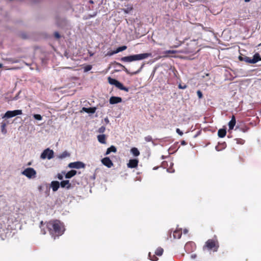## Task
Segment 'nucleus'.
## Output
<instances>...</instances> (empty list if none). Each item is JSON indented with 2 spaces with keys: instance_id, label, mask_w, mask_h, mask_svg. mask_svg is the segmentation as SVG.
<instances>
[{
  "instance_id": "obj_1",
  "label": "nucleus",
  "mask_w": 261,
  "mask_h": 261,
  "mask_svg": "<svg viewBox=\"0 0 261 261\" xmlns=\"http://www.w3.org/2000/svg\"><path fill=\"white\" fill-rule=\"evenodd\" d=\"M44 224L46 225V227L50 234L54 238L61 236L64 232V225L63 223L58 220H51L45 223L43 221L40 222V227L41 229V232L42 234H45L46 231L42 228Z\"/></svg>"
},
{
  "instance_id": "obj_2",
  "label": "nucleus",
  "mask_w": 261,
  "mask_h": 261,
  "mask_svg": "<svg viewBox=\"0 0 261 261\" xmlns=\"http://www.w3.org/2000/svg\"><path fill=\"white\" fill-rule=\"evenodd\" d=\"M151 53H143L124 57L121 58V61L125 62H130L134 61L141 60L151 57Z\"/></svg>"
},
{
  "instance_id": "obj_3",
  "label": "nucleus",
  "mask_w": 261,
  "mask_h": 261,
  "mask_svg": "<svg viewBox=\"0 0 261 261\" xmlns=\"http://www.w3.org/2000/svg\"><path fill=\"white\" fill-rule=\"evenodd\" d=\"M219 243L216 236L212 239H208L203 247V250H213L214 252L218 251Z\"/></svg>"
},
{
  "instance_id": "obj_4",
  "label": "nucleus",
  "mask_w": 261,
  "mask_h": 261,
  "mask_svg": "<svg viewBox=\"0 0 261 261\" xmlns=\"http://www.w3.org/2000/svg\"><path fill=\"white\" fill-rule=\"evenodd\" d=\"M108 82L110 84L115 86L117 88L121 90H124L126 92H128L129 88L126 87H124L122 84L119 82L116 79H113L111 77H109L108 78Z\"/></svg>"
},
{
  "instance_id": "obj_5",
  "label": "nucleus",
  "mask_w": 261,
  "mask_h": 261,
  "mask_svg": "<svg viewBox=\"0 0 261 261\" xmlns=\"http://www.w3.org/2000/svg\"><path fill=\"white\" fill-rule=\"evenodd\" d=\"M54 151L49 148L45 149L41 153L40 155V158L45 160L47 159L48 160H50L54 158Z\"/></svg>"
},
{
  "instance_id": "obj_6",
  "label": "nucleus",
  "mask_w": 261,
  "mask_h": 261,
  "mask_svg": "<svg viewBox=\"0 0 261 261\" xmlns=\"http://www.w3.org/2000/svg\"><path fill=\"white\" fill-rule=\"evenodd\" d=\"M163 252L164 250L162 248L158 247L155 251V254L152 255L151 253L149 252L148 254V257L151 260L156 261L158 260V258L156 256V255L160 256L163 254Z\"/></svg>"
},
{
  "instance_id": "obj_7",
  "label": "nucleus",
  "mask_w": 261,
  "mask_h": 261,
  "mask_svg": "<svg viewBox=\"0 0 261 261\" xmlns=\"http://www.w3.org/2000/svg\"><path fill=\"white\" fill-rule=\"evenodd\" d=\"M22 174L26 176L29 178L35 177L36 174V171L32 168H28L25 169L22 172Z\"/></svg>"
},
{
  "instance_id": "obj_8",
  "label": "nucleus",
  "mask_w": 261,
  "mask_h": 261,
  "mask_svg": "<svg viewBox=\"0 0 261 261\" xmlns=\"http://www.w3.org/2000/svg\"><path fill=\"white\" fill-rule=\"evenodd\" d=\"M22 114V110H16L14 111H8L5 114L4 117L7 118H11L15 116L21 115Z\"/></svg>"
},
{
  "instance_id": "obj_9",
  "label": "nucleus",
  "mask_w": 261,
  "mask_h": 261,
  "mask_svg": "<svg viewBox=\"0 0 261 261\" xmlns=\"http://www.w3.org/2000/svg\"><path fill=\"white\" fill-rule=\"evenodd\" d=\"M68 167L71 168L81 169L85 167V164L81 162H75L70 163L68 165Z\"/></svg>"
},
{
  "instance_id": "obj_10",
  "label": "nucleus",
  "mask_w": 261,
  "mask_h": 261,
  "mask_svg": "<svg viewBox=\"0 0 261 261\" xmlns=\"http://www.w3.org/2000/svg\"><path fill=\"white\" fill-rule=\"evenodd\" d=\"M195 248V244L193 242H189L187 243L185 246V250L188 253L194 251Z\"/></svg>"
},
{
  "instance_id": "obj_11",
  "label": "nucleus",
  "mask_w": 261,
  "mask_h": 261,
  "mask_svg": "<svg viewBox=\"0 0 261 261\" xmlns=\"http://www.w3.org/2000/svg\"><path fill=\"white\" fill-rule=\"evenodd\" d=\"M101 163L103 165L108 168H111L113 166L112 161L109 157H105L101 160Z\"/></svg>"
},
{
  "instance_id": "obj_12",
  "label": "nucleus",
  "mask_w": 261,
  "mask_h": 261,
  "mask_svg": "<svg viewBox=\"0 0 261 261\" xmlns=\"http://www.w3.org/2000/svg\"><path fill=\"white\" fill-rule=\"evenodd\" d=\"M116 65L122 68V69L127 73V74H130V75H134V74H136L137 73H138L139 72H140V71H141V68H142L143 66L142 65L141 66V67L140 68V69H139L138 70L136 71H135V72H129V71L128 70V69L124 66L122 64L119 63H116Z\"/></svg>"
},
{
  "instance_id": "obj_13",
  "label": "nucleus",
  "mask_w": 261,
  "mask_h": 261,
  "mask_svg": "<svg viewBox=\"0 0 261 261\" xmlns=\"http://www.w3.org/2000/svg\"><path fill=\"white\" fill-rule=\"evenodd\" d=\"M138 163L139 161L138 159H130L127 163V166L130 168H136L138 165Z\"/></svg>"
},
{
  "instance_id": "obj_14",
  "label": "nucleus",
  "mask_w": 261,
  "mask_h": 261,
  "mask_svg": "<svg viewBox=\"0 0 261 261\" xmlns=\"http://www.w3.org/2000/svg\"><path fill=\"white\" fill-rule=\"evenodd\" d=\"M110 104H116L122 101V98L120 97L112 96L109 100Z\"/></svg>"
},
{
  "instance_id": "obj_15",
  "label": "nucleus",
  "mask_w": 261,
  "mask_h": 261,
  "mask_svg": "<svg viewBox=\"0 0 261 261\" xmlns=\"http://www.w3.org/2000/svg\"><path fill=\"white\" fill-rule=\"evenodd\" d=\"M259 61H261V57L258 53H256L254 55L252 59H250V63L254 64Z\"/></svg>"
},
{
  "instance_id": "obj_16",
  "label": "nucleus",
  "mask_w": 261,
  "mask_h": 261,
  "mask_svg": "<svg viewBox=\"0 0 261 261\" xmlns=\"http://www.w3.org/2000/svg\"><path fill=\"white\" fill-rule=\"evenodd\" d=\"M127 48V46L125 45H123L120 47H118L115 50H114L111 53H108V55L109 56H112L114 54H117L120 51H123L125 50Z\"/></svg>"
},
{
  "instance_id": "obj_17",
  "label": "nucleus",
  "mask_w": 261,
  "mask_h": 261,
  "mask_svg": "<svg viewBox=\"0 0 261 261\" xmlns=\"http://www.w3.org/2000/svg\"><path fill=\"white\" fill-rule=\"evenodd\" d=\"M60 186L62 188H65L67 189H70L72 187L71 184L68 180L62 181L60 183Z\"/></svg>"
},
{
  "instance_id": "obj_18",
  "label": "nucleus",
  "mask_w": 261,
  "mask_h": 261,
  "mask_svg": "<svg viewBox=\"0 0 261 261\" xmlns=\"http://www.w3.org/2000/svg\"><path fill=\"white\" fill-rule=\"evenodd\" d=\"M182 234L181 229H176L173 232V237L175 239L180 238Z\"/></svg>"
},
{
  "instance_id": "obj_19",
  "label": "nucleus",
  "mask_w": 261,
  "mask_h": 261,
  "mask_svg": "<svg viewBox=\"0 0 261 261\" xmlns=\"http://www.w3.org/2000/svg\"><path fill=\"white\" fill-rule=\"evenodd\" d=\"M60 184L58 181H53L51 182V187L53 191H56L59 188Z\"/></svg>"
},
{
  "instance_id": "obj_20",
  "label": "nucleus",
  "mask_w": 261,
  "mask_h": 261,
  "mask_svg": "<svg viewBox=\"0 0 261 261\" xmlns=\"http://www.w3.org/2000/svg\"><path fill=\"white\" fill-rule=\"evenodd\" d=\"M83 111L87 113L93 114L95 112L96 110V108L95 107H90V108H85L84 107L82 109Z\"/></svg>"
},
{
  "instance_id": "obj_21",
  "label": "nucleus",
  "mask_w": 261,
  "mask_h": 261,
  "mask_svg": "<svg viewBox=\"0 0 261 261\" xmlns=\"http://www.w3.org/2000/svg\"><path fill=\"white\" fill-rule=\"evenodd\" d=\"M236 120L234 115H232L231 120L228 123V126L229 129H232L236 124Z\"/></svg>"
},
{
  "instance_id": "obj_22",
  "label": "nucleus",
  "mask_w": 261,
  "mask_h": 261,
  "mask_svg": "<svg viewBox=\"0 0 261 261\" xmlns=\"http://www.w3.org/2000/svg\"><path fill=\"white\" fill-rule=\"evenodd\" d=\"M77 172L76 170H72L69 171H68L66 174H65V178H70L74 176L75 175H76Z\"/></svg>"
},
{
  "instance_id": "obj_23",
  "label": "nucleus",
  "mask_w": 261,
  "mask_h": 261,
  "mask_svg": "<svg viewBox=\"0 0 261 261\" xmlns=\"http://www.w3.org/2000/svg\"><path fill=\"white\" fill-rule=\"evenodd\" d=\"M117 148L115 146L112 145L111 147L108 148L107 150V151L105 153V155H107L109 154L111 152H116Z\"/></svg>"
},
{
  "instance_id": "obj_24",
  "label": "nucleus",
  "mask_w": 261,
  "mask_h": 261,
  "mask_svg": "<svg viewBox=\"0 0 261 261\" xmlns=\"http://www.w3.org/2000/svg\"><path fill=\"white\" fill-rule=\"evenodd\" d=\"M98 141L102 144L106 143V137L105 135H99L97 136Z\"/></svg>"
},
{
  "instance_id": "obj_25",
  "label": "nucleus",
  "mask_w": 261,
  "mask_h": 261,
  "mask_svg": "<svg viewBox=\"0 0 261 261\" xmlns=\"http://www.w3.org/2000/svg\"><path fill=\"white\" fill-rule=\"evenodd\" d=\"M226 134V130L225 129H220L218 132V135L220 138H223Z\"/></svg>"
},
{
  "instance_id": "obj_26",
  "label": "nucleus",
  "mask_w": 261,
  "mask_h": 261,
  "mask_svg": "<svg viewBox=\"0 0 261 261\" xmlns=\"http://www.w3.org/2000/svg\"><path fill=\"white\" fill-rule=\"evenodd\" d=\"M130 152L135 156H138L140 155V151L136 147H133L130 149Z\"/></svg>"
},
{
  "instance_id": "obj_27",
  "label": "nucleus",
  "mask_w": 261,
  "mask_h": 261,
  "mask_svg": "<svg viewBox=\"0 0 261 261\" xmlns=\"http://www.w3.org/2000/svg\"><path fill=\"white\" fill-rule=\"evenodd\" d=\"M6 126H7V124L5 122H2L1 124V132L2 133H3L4 134H6V133H7V130L6 128Z\"/></svg>"
},
{
  "instance_id": "obj_28",
  "label": "nucleus",
  "mask_w": 261,
  "mask_h": 261,
  "mask_svg": "<svg viewBox=\"0 0 261 261\" xmlns=\"http://www.w3.org/2000/svg\"><path fill=\"white\" fill-rule=\"evenodd\" d=\"M250 58L247 57V56L242 57V56H240L239 57V59L240 61H244L245 62L248 63H250Z\"/></svg>"
},
{
  "instance_id": "obj_29",
  "label": "nucleus",
  "mask_w": 261,
  "mask_h": 261,
  "mask_svg": "<svg viewBox=\"0 0 261 261\" xmlns=\"http://www.w3.org/2000/svg\"><path fill=\"white\" fill-rule=\"evenodd\" d=\"M5 60L9 62H11V63H16L19 62L18 60L13 58H6Z\"/></svg>"
},
{
  "instance_id": "obj_30",
  "label": "nucleus",
  "mask_w": 261,
  "mask_h": 261,
  "mask_svg": "<svg viewBox=\"0 0 261 261\" xmlns=\"http://www.w3.org/2000/svg\"><path fill=\"white\" fill-rule=\"evenodd\" d=\"M70 155V154L67 152L66 151H64L61 155H60V158H64L66 156H69Z\"/></svg>"
},
{
  "instance_id": "obj_31",
  "label": "nucleus",
  "mask_w": 261,
  "mask_h": 261,
  "mask_svg": "<svg viewBox=\"0 0 261 261\" xmlns=\"http://www.w3.org/2000/svg\"><path fill=\"white\" fill-rule=\"evenodd\" d=\"M236 140L237 143L239 144L242 145L245 143V140L242 139H241V138H237L236 139Z\"/></svg>"
},
{
  "instance_id": "obj_32",
  "label": "nucleus",
  "mask_w": 261,
  "mask_h": 261,
  "mask_svg": "<svg viewBox=\"0 0 261 261\" xmlns=\"http://www.w3.org/2000/svg\"><path fill=\"white\" fill-rule=\"evenodd\" d=\"M33 117L37 120H41L42 117L40 114H34Z\"/></svg>"
},
{
  "instance_id": "obj_33",
  "label": "nucleus",
  "mask_w": 261,
  "mask_h": 261,
  "mask_svg": "<svg viewBox=\"0 0 261 261\" xmlns=\"http://www.w3.org/2000/svg\"><path fill=\"white\" fill-rule=\"evenodd\" d=\"M92 66L90 65H87L84 68V71L85 72H87V71H90L92 69Z\"/></svg>"
},
{
  "instance_id": "obj_34",
  "label": "nucleus",
  "mask_w": 261,
  "mask_h": 261,
  "mask_svg": "<svg viewBox=\"0 0 261 261\" xmlns=\"http://www.w3.org/2000/svg\"><path fill=\"white\" fill-rule=\"evenodd\" d=\"M146 142H151L152 141V138L151 136H147L144 138Z\"/></svg>"
},
{
  "instance_id": "obj_35",
  "label": "nucleus",
  "mask_w": 261,
  "mask_h": 261,
  "mask_svg": "<svg viewBox=\"0 0 261 261\" xmlns=\"http://www.w3.org/2000/svg\"><path fill=\"white\" fill-rule=\"evenodd\" d=\"M197 96L199 98H202V97H203V94H202V93L201 92V91L200 90H198L197 91Z\"/></svg>"
},
{
  "instance_id": "obj_36",
  "label": "nucleus",
  "mask_w": 261,
  "mask_h": 261,
  "mask_svg": "<svg viewBox=\"0 0 261 261\" xmlns=\"http://www.w3.org/2000/svg\"><path fill=\"white\" fill-rule=\"evenodd\" d=\"M132 9H133V8H132V7L130 8H127V9H123V11L125 13L127 14V13H129L131 10H132Z\"/></svg>"
},
{
  "instance_id": "obj_37",
  "label": "nucleus",
  "mask_w": 261,
  "mask_h": 261,
  "mask_svg": "<svg viewBox=\"0 0 261 261\" xmlns=\"http://www.w3.org/2000/svg\"><path fill=\"white\" fill-rule=\"evenodd\" d=\"M177 53V51L174 50H168L165 51V54H175Z\"/></svg>"
},
{
  "instance_id": "obj_38",
  "label": "nucleus",
  "mask_w": 261,
  "mask_h": 261,
  "mask_svg": "<svg viewBox=\"0 0 261 261\" xmlns=\"http://www.w3.org/2000/svg\"><path fill=\"white\" fill-rule=\"evenodd\" d=\"M106 130V128L105 126H102L101 127H100L99 129H98V132L99 133H103L105 132Z\"/></svg>"
},
{
  "instance_id": "obj_39",
  "label": "nucleus",
  "mask_w": 261,
  "mask_h": 261,
  "mask_svg": "<svg viewBox=\"0 0 261 261\" xmlns=\"http://www.w3.org/2000/svg\"><path fill=\"white\" fill-rule=\"evenodd\" d=\"M178 88L180 89H185L187 87L186 85H182L180 84H179L178 85Z\"/></svg>"
},
{
  "instance_id": "obj_40",
  "label": "nucleus",
  "mask_w": 261,
  "mask_h": 261,
  "mask_svg": "<svg viewBox=\"0 0 261 261\" xmlns=\"http://www.w3.org/2000/svg\"><path fill=\"white\" fill-rule=\"evenodd\" d=\"M54 36L55 38H56L57 39H59L60 38V35L59 34V33L57 32H55L54 33Z\"/></svg>"
},
{
  "instance_id": "obj_41",
  "label": "nucleus",
  "mask_w": 261,
  "mask_h": 261,
  "mask_svg": "<svg viewBox=\"0 0 261 261\" xmlns=\"http://www.w3.org/2000/svg\"><path fill=\"white\" fill-rule=\"evenodd\" d=\"M176 132L180 136H182L183 135V133L180 130L179 128H176Z\"/></svg>"
},
{
  "instance_id": "obj_42",
  "label": "nucleus",
  "mask_w": 261,
  "mask_h": 261,
  "mask_svg": "<svg viewBox=\"0 0 261 261\" xmlns=\"http://www.w3.org/2000/svg\"><path fill=\"white\" fill-rule=\"evenodd\" d=\"M57 177L59 180H62L63 178V176L61 174L59 173L57 175Z\"/></svg>"
},
{
  "instance_id": "obj_43",
  "label": "nucleus",
  "mask_w": 261,
  "mask_h": 261,
  "mask_svg": "<svg viewBox=\"0 0 261 261\" xmlns=\"http://www.w3.org/2000/svg\"><path fill=\"white\" fill-rule=\"evenodd\" d=\"M187 144V142L185 141H184V140L181 141V144L182 145H185Z\"/></svg>"
},
{
  "instance_id": "obj_44",
  "label": "nucleus",
  "mask_w": 261,
  "mask_h": 261,
  "mask_svg": "<svg viewBox=\"0 0 261 261\" xmlns=\"http://www.w3.org/2000/svg\"><path fill=\"white\" fill-rule=\"evenodd\" d=\"M105 121L107 122H109V120L108 118H106L105 119Z\"/></svg>"
},
{
  "instance_id": "obj_45",
  "label": "nucleus",
  "mask_w": 261,
  "mask_h": 261,
  "mask_svg": "<svg viewBox=\"0 0 261 261\" xmlns=\"http://www.w3.org/2000/svg\"><path fill=\"white\" fill-rule=\"evenodd\" d=\"M96 15V13H95L94 15H93L92 16H91L90 17H93V16H95Z\"/></svg>"
},
{
  "instance_id": "obj_46",
  "label": "nucleus",
  "mask_w": 261,
  "mask_h": 261,
  "mask_svg": "<svg viewBox=\"0 0 261 261\" xmlns=\"http://www.w3.org/2000/svg\"><path fill=\"white\" fill-rule=\"evenodd\" d=\"M3 67V64L0 63V68H2Z\"/></svg>"
},
{
  "instance_id": "obj_47",
  "label": "nucleus",
  "mask_w": 261,
  "mask_h": 261,
  "mask_svg": "<svg viewBox=\"0 0 261 261\" xmlns=\"http://www.w3.org/2000/svg\"><path fill=\"white\" fill-rule=\"evenodd\" d=\"M245 1L246 2H248L250 1V0H245Z\"/></svg>"
},
{
  "instance_id": "obj_48",
  "label": "nucleus",
  "mask_w": 261,
  "mask_h": 261,
  "mask_svg": "<svg viewBox=\"0 0 261 261\" xmlns=\"http://www.w3.org/2000/svg\"><path fill=\"white\" fill-rule=\"evenodd\" d=\"M90 3H92L93 1H90Z\"/></svg>"
}]
</instances>
